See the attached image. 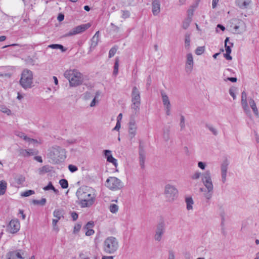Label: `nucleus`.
<instances>
[{
	"mask_svg": "<svg viewBox=\"0 0 259 259\" xmlns=\"http://www.w3.org/2000/svg\"><path fill=\"white\" fill-rule=\"evenodd\" d=\"M64 19V15L62 14V13H60L59 14L58 17H57V19L59 21L61 22L62 21H63Z\"/></svg>",
	"mask_w": 259,
	"mask_h": 259,
	"instance_id": "nucleus-64",
	"label": "nucleus"
},
{
	"mask_svg": "<svg viewBox=\"0 0 259 259\" xmlns=\"http://www.w3.org/2000/svg\"><path fill=\"white\" fill-rule=\"evenodd\" d=\"M251 3V0H236V4L241 9H246Z\"/></svg>",
	"mask_w": 259,
	"mask_h": 259,
	"instance_id": "nucleus-22",
	"label": "nucleus"
},
{
	"mask_svg": "<svg viewBox=\"0 0 259 259\" xmlns=\"http://www.w3.org/2000/svg\"><path fill=\"white\" fill-rule=\"evenodd\" d=\"M184 256L185 259H192L193 256L189 252L186 251L184 253Z\"/></svg>",
	"mask_w": 259,
	"mask_h": 259,
	"instance_id": "nucleus-56",
	"label": "nucleus"
},
{
	"mask_svg": "<svg viewBox=\"0 0 259 259\" xmlns=\"http://www.w3.org/2000/svg\"><path fill=\"white\" fill-rule=\"evenodd\" d=\"M99 39L96 38V37H93L91 39V48H95L98 45Z\"/></svg>",
	"mask_w": 259,
	"mask_h": 259,
	"instance_id": "nucleus-41",
	"label": "nucleus"
},
{
	"mask_svg": "<svg viewBox=\"0 0 259 259\" xmlns=\"http://www.w3.org/2000/svg\"><path fill=\"white\" fill-rule=\"evenodd\" d=\"M180 124L181 129L185 127V117L183 115L181 116Z\"/></svg>",
	"mask_w": 259,
	"mask_h": 259,
	"instance_id": "nucleus-52",
	"label": "nucleus"
},
{
	"mask_svg": "<svg viewBox=\"0 0 259 259\" xmlns=\"http://www.w3.org/2000/svg\"><path fill=\"white\" fill-rule=\"evenodd\" d=\"M229 37H227L225 40V47L226 53L224 54V57L227 60H232V57L230 56L231 53V47L227 45V42L229 40Z\"/></svg>",
	"mask_w": 259,
	"mask_h": 259,
	"instance_id": "nucleus-20",
	"label": "nucleus"
},
{
	"mask_svg": "<svg viewBox=\"0 0 259 259\" xmlns=\"http://www.w3.org/2000/svg\"><path fill=\"white\" fill-rule=\"evenodd\" d=\"M206 127L215 136L218 135L217 129L211 124H206Z\"/></svg>",
	"mask_w": 259,
	"mask_h": 259,
	"instance_id": "nucleus-38",
	"label": "nucleus"
},
{
	"mask_svg": "<svg viewBox=\"0 0 259 259\" xmlns=\"http://www.w3.org/2000/svg\"><path fill=\"white\" fill-rule=\"evenodd\" d=\"M91 26V25L89 23L78 25L70 30L68 32L65 34L64 36L69 37L80 34L89 29Z\"/></svg>",
	"mask_w": 259,
	"mask_h": 259,
	"instance_id": "nucleus-10",
	"label": "nucleus"
},
{
	"mask_svg": "<svg viewBox=\"0 0 259 259\" xmlns=\"http://www.w3.org/2000/svg\"><path fill=\"white\" fill-rule=\"evenodd\" d=\"M94 226V223L92 221H90L87 223V224L83 227V229L88 230V229H92Z\"/></svg>",
	"mask_w": 259,
	"mask_h": 259,
	"instance_id": "nucleus-43",
	"label": "nucleus"
},
{
	"mask_svg": "<svg viewBox=\"0 0 259 259\" xmlns=\"http://www.w3.org/2000/svg\"><path fill=\"white\" fill-rule=\"evenodd\" d=\"M122 18L123 19H126L129 18L130 17V13L128 11L126 10H122Z\"/></svg>",
	"mask_w": 259,
	"mask_h": 259,
	"instance_id": "nucleus-46",
	"label": "nucleus"
},
{
	"mask_svg": "<svg viewBox=\"0 0 259 259\" xmlns=\"http://www.w3.org/2000/svg\"><path fill=\"white\" fill-rule=\"evenodd\" d=\"M20 228V224L18 219L12 220L7 226L8 231L12 234L18 232Z\"/></svg>",
	"mask_w": 259,
	"mask_h": 259,
	"instance_id": "nucleus-12",
	"label": "nucleus"
},
{
	"mask_svg": "<svg viewBox=\"0 0 259 259\" xmlns=\"http://www.w3.org/2000/svg\"><path fill=\"white\" fill-rule=\"evenodd\" d=\"M193 68V57L191 53L187 55V60L185 64V70L188 74H190Z\"/></svg>",
	"mask_w": 259,
	"mask_h": 259,
	"instance_id": "nucleus-14",
	"label": "nucleus"
},
{
	"mask_svg": "<svg viewBox=\"0 0 259 259\" xmlns=\"http://www.w3.org/2000/svg\"><path fill=\"white\" fill-rule=\"evenodd\" d=\"M186 202L187 203V209L188 210L192 209V204H193V200L192 197L186 198Z\"/></svg>",
	"mask_w": 259,
	"mask_h": 259,
	"instance_id": "nucleus-31",
	"label": "nucleus"
},
{
	"mask_svg": "<svg viewBox=\"0 0 259 259\" xmlns=\"http://www.w3.org/2000/svg\"><path fill=\"white\" fill-rule=\"evenodd\" d=\"M205 51V47H199L195 50V54L198 55H200L202 54Z\"/></svg>",
	"mask_w": 259,
	"mask_h": 259,
	"instance_id": "nucleus-40",
	"label": "nucleus"
},
{
	"mask_svg": "<svg viewBox=\"0 0 259 259\" xmlns=\"http://www.w3.org/2000/svg\"><path fill=\"white\" fill-rule=\"evenodd\" d=\"M232 72L233 70L231 69L227 68L224 72V76L228 75Z\"/></svg>",
	"mask_w": 259,
	"mask_h": 259,
	"instance_id": "nucleus-59",
	"label": "nucleus"
},
{
	"mask_svg": "<svg viewBox=\"0 0 259 259\" xmlns=\"http://www.w3.org/2000/svg\"><path fill=\"white\" fill-rule=\"evenodd\" d=\"M53 189H54V187L53 185L52 184V182H50L48 183V184L43 188V189L45 191H48L50 190H52Z\"/></svg>",
	"mask_w": 259,
	"mask_h": 259,
	"instance_id": "nucleus-47",
	"label": "nucleus"
},
{
	"mask_svg": "<svg viewBox=\"0 0 259 259\" xmlns=\"http://www.w3.org/2000/svg\"><path fill=\"white\" fill-rule=\"evenodd\" d=\"M95 233L94 230L93 229H88V230H87L85 232V235L86 236H91L93 235Z\"/></svg>",
	"mask_w": 259,
	"mask_h": 259,
	"instance_id": "nucleus-60",
	"label": "nucleus"
},
{
	"mask_svg": "<svg viewBox=\"0 0 259 259\" xmlns=\"http://www.w3.org/2000/svg\"><path fill=\"white\" fill-rule=\"evenodd\" d=\"M120 121H117L115 126L114 127L113 130L119 131L120 128Z\"/></svg>",
	"mask_w": 259,
	"mask_h": 259,
	"instance_id": "nucleus-61",
	"label": "nucleus"
},
{
	"mask_svg": "<svg viewBox=\"0 0 259 259\" xmlns=\"http://www.w3.org/2000/svg\"><path fill=\"white\" fill-rule=\"evenodd\" d=\"M105 186L112 191H117L121 189L123 184L120 180L116 177H110L105 182Z\"/></svg>",
	"mask_w": 259,
	"mask_h": 259,
	"instance_id": "nucleus-8",
	"label": "nucleus"
},
{
	"mask_svg": "<svg viewBox=\"0 0 259 259\" xmlns=\"http://www.w3.org/2000/svg\"><path fill=\"white\" fill-rule=\"evenodd\" d=\"M93 97V94L90 92H86L83 94V98L85 100H90Z\"/></svg>",
	"mask_w": 259,
	"mask_h": 259,
	"instance_id": "nucleus-44",
	"label": "nucleus"
},
{
	"mask_svg": "<svg viewBox=\"0 0 259 259\" xmlns=\"http://www.w3.org/2000/svg\"><path fill=\"white\" fill-rule=\"evenodd\" d=\"M32 72L28 69H25L21 74L20 84L24 89L31 88L32 84Z\"/></svg>",
	"mask_w": 259,
	"mask_h": 259,
	"instance_id": "nucleus-7",
	"label": "nucleus"
},
{
	"mask_svg": "<svg viewBox=\"0 0 259 259\" xmlns=\"http://www.w3.org/2000/svg\"><path fill=\"white\" fill-rule=\"evenodd\" d=\"M111 25L112 26V31L115 33H118L119 30V28L112 23H111Z\"/></svg>",
	"mask_w": 259,
	"mask_h": 259,
	"instance_id": "nucleus-54",
	"label": "nucleus"
},
{
	"mask_svg": "<svg viewBox=\"0 0 259 259\" xmlns=\"http://www.w3.org/2000/svg\"><path fill=\"white\" fill-rule=\"evenodd\" d=\"M63 210L61 209H56L53 212V215L57 219L60 220L62 217L63 218Z\"/></svg>",
	"mask_w": 259,
	"mask_h": 259,
	"instance_id": "nucleus-25",
	"label": "nucleus"
},
{
	"mask_svg": "<svg viewBox=\"0 0 259 259\" xmlns=\"http://www.w3.org/2000/svg\"><path fill=\"white\" fill-rule=\"evenodd\" d=\"M51 171L50 167L48 165H44L40 168H39V174H41L43 173L49 172Z\"/></svg>",
	"mask_w": 259,
	"mask_h": 259,
	"instance_id": "nucleus-39",
	"label": "nucleus"
},
{
	"mask_svg": "<svg viewBox=\"0 0 259 259\" xmlns=\"http://www.w3.org/2000/svg\"><path fill=\"white\" fill-rule=\"evenodd\" d=\"M219 212L220 216L222 218V224H224V222L225 221V213L223 208V207L222 206H220L219 207Z\"/></svg>",
	"mask_w": 259,
	"mask_h": 259,
	"instance_id": "nucleus-36",
	"label": "nucleus"
},
{
	"mask_svg": "<svg viewBox=\"0 0 259 259\" xmlns=\"http://www.w3.org/2000/svg\"><path fill=\"white\" fill-rule=\"evenodd\" d=\"M48 47L53 49H60L62 52H64L67 50V48L60 44H52L49 45Z\"/></svg>",
	"mask_w": 259,
	"mask_h": 259,
	"instance_id": "nucleus-26",
	"label": "nucleus"
},
{
	"mask_svg": "<svg viewBox=\"0 0 259 259\" xmlns=\"http://www.w3.org/2000/svg\"><path fill=\"white\" fill-rule=\"evenodd\" d=\"M71 216L72 217V219L73 221H76L78 218V214L75 211H72L71 212Z\"/></svg>",
	"mask_w": 259,
	"mask_h": 259,
	"instance_id": "nucleus-55",
	"label": "nucleus"
},
{
	"mask_svg": "<svg viewBox=\"0 0 259 259\" xmlns=\"http://www.w3.org/2000/svg\"><path fill=\"white\" fill-rule=\"evenodd\" d=\"M18 156L24 157H29L28 152L27 150L23 149H19L18 150Z\"/></svg>",
	"mask_w": 259,
	"mask_h": 259,
	"instance_id": "nucleus-32",
	"label": "nucleus"
},
{
	"mask_svg": "<svg viewBox=\"0 0 259 259\" xmlns=\"http://www.w3.org/2000/svg\"><path fill=\"white\" fill-rule=\"evenodd\" d=\"M59 184L61 185V187L63 189H66L68 187V183L67 180L65 179H61L59 181Z\"/></svg>",
	"mask_w": 259,
	"mask_h": 259,
	"instance_id": "nucleus-35",
	"label": "nucleus"
},
{
	"mask_svg": "<svg viewBox=\"0 0 259 259\" xmlns=\"http://www.w3.org/2000/svg\"><path fill=\"white\" fill-rule=\"evenodd\" d=\"M0 111L7 114L8 115L11 114V111L4 105H0Z\"/></svg>",
	"mask_w": 259,
	"mask_h": 259,
	"instance_id": "nucleus-33",
	"label": "nucleus"
},
{
	"mask_svg": "<svg viewBox=\"0 0 259 259\" xmlns=\"http://www.w3.org/2000/svg\"><path fill=\"white\" fill-rule=\"evenodd\" d=\"M64 77L69 80L71 87H77L83 81L82 74L76 69L66 70L64 73Z\"/></svg>",
	"mask_w": 259,
	"mask_h": 259,
	"instance_id": "nucleus-3",
	"label": "nucleus"
},
{
	"mask_svg": "<svg viewBox=\"0 0 259 259\" xmlns=\"http://www.w3.org/2000/svg\"><path fill=\"white\" fill-rule=\"evenodd\" d=\"M228 163L224 162L221 165V172H227Z\"/></svg>",
	"mask_w": 259,
	"mask_h": 259,
	"instance_id": "nucleus-45",
	"label": "nucleus"
},
{
	"mask_svg": "<svg viewBox=\"0 0 259 259\" xmlns=\"http://www.w3.org/2000/svg\"><path fill=\"white\" fill-rule=\"evenodd\" d=\"M194 7L191 6V8L188 10V18L183 23V28L186 29L189 26L193 15Z\"/></svg>",
	"mask_w": 259,
	"mask_h": 259,
	"instance_id": "nucleus-17",
	"label": "nucleus"
},
{
	"mask_svg": "<svg viewBox=\"0 0 259 259\" xmlns=\"http://www.w3.org/2000/svg\"><path fill=\"white\" fill-rule=\"evenodd\" d=\"M118 248V241L115 237H108L103 242V250L107 254H112L115 253Z\"/></svg>",
	"mask_w": 259,
	"mask_h": 259,
	"instance_id": "nucleus-4",
	"label": "nucleus"
},
{
	"mask_svg": "<svg viewBox=\"0 0 259 259\" xmlns=\"http://www.w3.org/2000/svg\"><path fill=\"white\" fill-rule=\"evenodd\" d=\"M117 49L118 47L117 46H115L111 48L109 52V58H111L113 57L116 53Z\"/></svg>",
	"mask_w": 259,
	"mask_h": 259,
	"instance_id": "nucleus-34",
	"label": "nucleus"
},
{
	"mask_svg": "<svg viewBox=\"0 0 259 259\" xmlns=\"http://www.w3.org/2000/svg\"><path fill=\"white\" fill-rule=\"evenodd\" d=\"M165 225L163 220H161L158 223L156 226L154 239L156 241H160L161 240L162 236L165 232Z\"/></svg>",
	"mask_w": 259,
	"mask_h": 259,
	"instance_id": "nucleus-11",
	"label": "nucleus"
},
{
	"mask_svg": "<svg viewBox=\"0 0 259 259\" xmlns=\"http://www.w3.org/2000/svg\"><path fill=\"white\" fill-rule=\"evenodd\" d=\"M17 136L24 139L25 141H26L28 138V137L24 133L21 132L19 133Z\"/></svg>",
	"mask_w": 259,
	"mask_h": 259,
	"instance_id": "nucleus-58",
	"label": "nucleus"
},
{
	"mask_svg": "<svg viewBox=\"0 0 259 259\" xmlns=\"http://www.w3.org/2000/svg\"><path fill=\"white\" fill-rule=\"evenodd\" d=\"M65 149L59 146L53 147L50 150L49 156L52 162L57 164L63 161L66 158Z\"/></svg>",
	"mask_w": 259,
	"mask_h": 259,
	"instance_id": "nucleus-5",
	"label": "nucleus"
},
{
	"mask_svg": "<svg viewBox=\"0 0 259 259\" xmlns=\"http://www.w3.org/2000/svg\"><path fill=\"white\" fill-rule=\"evenodd\" d=\"M168 259H175V254L172 250H170L168 252Z\"/></svg>",
	"mask_w": 259,
	"mask_h": 259,
	"instance_id": "nucleus-63",
	"label": "nucleus"
},
{
	"mask_svg": "<svg viewBox=\"0 0 259 259\" xmlns=\"http://www.w3.org/2000/svg\"><path fill=\"white\" fill-rule=\"evenodd\" d=\"M68 169L69 171L71 172H74L76 171L77 170L78 168L76 166L72 165V164H69L68 165Z\"/></svg>",
	"mask_w": 259,
	"mask_h": 259,
	"instance_id": "nucleus-49",
	"label": "nucleus"
},
{
	"mask_svg": "<svg viewBox=\"0 0 259 259\" xmlns=\"http://www.w3.org/2000/svg\"><path fill=\"white\" fill-rule=\"evenodd\" d=\"M46 202H47V200L45 198H41V199L40 200H35V199H33L32 200V203L33 204H35V205H40L41 206L45 205L46 204Z\"/></svg>",
	"mask_w": 259,
	"mask_h": 259,
	"instance_id": "nucleus-28",
	"label": "nucleus"
},
{
	"mask_svg": "<svg viewBox=\"0 0 259 259\" xmlns=\"http://www.w3.org/2000/svg\"><path fill=\"white\" fill-rule=\"evenodd\" d=\"M139 150L140 164L143 168L144 166V162L146 158V152L144 148V146L142 144L141 142L140 143Z\"/></svg>",
	"mask_w": 259,
	"mask_h": 259,
	"instance_id": "nucleus-16",
	"label": "nucleus"
},
{
	"mask_svg": "<svg viewBox=\"0 0 259 259\" xmlns=\"http://www.w3.org/2000/svg\"><path fill=\"white\" fill-rule=\"evenodd\" d=\"M7 184L5 181H0V195H4L7 189Z\"/></svg>",
	"mask_w": 259,
	"mask_h": 259,
	"instance_id": "nucleus-27",
	"label": "nucleus"
},
{
	"mask_svg": "<svg viewBox=\"0 0 259 259\" xmlns=\"http://www.w3.org/2000/svg\"><path fill=\"white\" fill-rule=\"evenodd\" d=\"M241 104L245 111H249V108L247 102V95L245 92L243 91L241 94Z\"/></svg>",
	"mask_w": 259,
	"mask_h": 259,
	"instance_id": "nucleus-21",
	"label": "nucleus"
},
{
	"mask_svg": "<svg viewBox=\"0 0 259 259\" xmlns=\"http://www.w3.org/2000/svg\"><path fill=\"white\" fill-rule=\"evenodd\" d=\"M249 103L250 107L251 108L254 114L256 116H258V109L256 107V104H255L254 101L252 99H250L249 100Z\"/></svg>",
	"mask_w": 259,
	"mask_h": 259,
	"instance_id": "nucleus-24",
	"label": "nucleus"
},
{
	"mask_svg": "<svg viewBox=\"0 0 259 259\" xmlns=\"http://www.w3.org/2000/svg\"><path fill=\"white\" fill-rule=\"evenodd\" d=\"M199 178H201L204 186V187L200 188L199 191L206 199L210 200L213 193V185L210 171L207 170L203 173L195 172V179Z\"/></svg>",
	"mask_w": 259,
	"mask_h": 259,
	"instance_id": "nucleus-2",
	"label": "nucleus"
},
{
	"mask_svg": "<svg viewBox=\"0 0 259 259\" xmlns=\"http://www.w3.org/2000/svg\"><path fill=\"white\" fill-rule=\"evenodd\" d=\"M23 254L22 250H16L8 252L6 257L7 259H24L22 256Z\"/></svg>",
	"mask_w": 259,
	"mask_h": 259,
	"instance_id": "nucleus-13",
	"label": "nucleus"
},
{
	"mask_svg": "<svg viewBox=\"0 0 259 259\" xmlns=\"http://www.w3.org/2000/svg\"><path fill=\"white\" fill-rule=\"evenodd\" d=\"M190 37L189 35L186 34L185 36V46L187 48L190 46Z\"/></svg>",
	"mask_w": 259,
	"mask_h": 259,
	"instance_id": "nucleus-48",
	"label": "nucleus"
},
{
	"mask_svg": "<svg viewBox=\"0 0 259 259\" xmlns=\"http://www.w3.org/2000/svg\"><path fill=\"white\" fill-rule=\"evenodd\" d=\"M94 190L92 188L84 186L77 189L76 196L78 200L76 203L81 208L90 207L94 204L96 197Z\"/></svg>",
	"mask_w": 259,
	"mask_h": 259,
	"instance_id": "nucleus-1",
	"label": "nucleus"
},
{
	"mask_svg": "<svg viewBox=\"0 0 259 259\" xmlns=\"http://www.w3.org/2000/svg\"><path fill=\"white\" fill-rule=\"evenodd\" d=\"M222 181L223 183H225L226 181L227 172H221Z\"/></svg>",
	"mask_w": 259,
	"mask_h": 259,
	"instance_id": "nucleus-62",
	"label": "nucleus"
},
{
	"mask_svg": "<svg viewBox=\"0 0 259 259\" xmlns=\"http://www.w3.org/2000/svg\"><path fill=\"white\" fill-rule=\"evenodd\" d=\"M206 166V163L199 161L198 163V166L201 169L204 170Z\"/></svg>",
	"mask_w": 259,
	"mask_h": 259,
	"instance_id": "nucleus-53",
	"label": "nucleus"
},
{
	"mask_svg": "<svg viewBox=\"0 0 259 259\" xmlns=\"http://www.w3.org/2000/svg\"><path fill=\"white\" fill-rule=\"evenodd\" d=\"M131 108L134 110L135 114L140 110V106L141 105V96L140 92L137 87L134 86L132 89L131 93Z\"/></svg>",
	"mask_w": 259,
	"mask_h": 259,
	"instance_id": "nucleus-6",
	"label": "nucleus"
},
{
	"mask_svg": "<svg viewBox=\"0 0 259 259\" xmlns=\"http://www.w3.org/2000/svg\"><path fill=\"white\" fill-rule=\"evenodd\" d=\"M160 2L159 0H153L152 2V11L154 16L157 15L160 12Z\"/></svg>",
	"mask_w": 259,
	"mask_h": 259,
	"instance_id": "nucleus-19",
	"label": "nucleus"
},
{
	"mask_svg": "<svg viewBox=\"0 0 259 259\" xmlns=\"http://www.w3.org/2000/svg\"><path fill=\"white\" fill-rule=\"evenodd\" d=\"M35 193L34 190H27L21 194V196L23 197H28Z\"/></svg>",
	"mask_w": 259,
	"mask_h": 259,
	"instance_id": "nucleus-42",
	"label": "nucleus"
},
{
	"mask_svg": "<svg viewBox=\"0 0 259 259\" xmlns=\"http://www.w3.org/2000/svg\"><path fill=\"white\" fill-rule=\"evenodd\" d=\"M103 153L107 159V161L112 163L115 167H117L118 165L117 160L112 156L111 151L109 150H104Z\"/></svg>",
	"mask_w": 259,
	"mask_h": 259,
	"instance_id": "nucleus-18",
	"label": "nucleus"
},
{
	"mask_svg": "<svg viewBox=\"0 0 259 259\" xmlns=\"http://www.w3.org/2000/svg\"><path fill=\"white\" fill-rule=\"evenodd\" d=\"M178 191L173 185L166 184L164 187V194L167 201H174L177 197Z\"/></svg>",
	"mask_w": 259,
	"mask_h": 259,
	"instance_id": "nucleus-9",
	"label": "nucleus"
},
{
	"mask_svg": "<svg viewBox=\"0 0 259 259\" xmlns=\"http://www.w3.org/2000/svg\"><path fill=\"white\" fill-rule=\"evenodd\" d=\"M118 67H119V59L116 58L115 61L114 65V70L113 71V75L116 76L118 72Z\"/></svg>",
	"mask_w": 259,
	"mask_h": 259,
	"instance_id": "nucleus-29",
	"label": "nucleus"
},
{
	"mask_svg": "<svg viewBox=\"0 0 259 259\" xmlns=\"http://www.w3.org/2000/svg\"><path fill=\"white\" fill-rule=\"evenodd\" d=\"M81 227V225L80 224H77V225H75L74 227V230H73V233L76 234L79 232L80 228Z\"/></svg>",
	"mask_w": 259,
	"mask_h": 259,
	"instance_id": "nucleus-50",
	"label": "nucleus"
},
{
	"mask_svg": "<svg viewBox=\"0 0 259 259\" xmlns=\"http://www.w3.org/2000/svg\"><path fill=\"white\" fill-rule=\"evenodd\" d=\"M109 210L111 212L116 213L118 210V206L115 204H111L109 206Z\"/></svg>",
	"mask_w": 259,
	"mask_h": 259,
	"instance_id": "nucleus-37",
	"label": "nucleus"
},
{
	"mask_svg": "<svg viewBox=\"0 0 259 259\" xmlns=\"http://www.w3.org/2000/svg\"><path fill=\"white\" fill-rule=\"evenodd\" d=\"M163 138L165 141H167L169 140V131H167V132L164 131L163 133Z\"/></svg>",
	"mask_w": 259,
	"mask_h": 259,
	"instance_id": "nucleus-57",
	"label": "nucleus"
},
{
	"mask_svg": "<svg viewBox=\"0 0 259 259\" xmlns=\"http://www.w3.org/2000/svg\"><path fill=\"white\" fill-rule=\"evenodd\" d=\"M16 183L18 185H22L25 181V178L22 175L17 176L15 178Z\"/></svg>",
	"mask_w": 259,
	"mask_h": 259,
	"instance_id": "nucleus-30",
	"label": "nucleus"
},
{
	"mask_svg": "<svg viewBox=\"0 0 259 259\" xmlns=\"http://www.w3.org/2000/svg\"><path fill=\"white\" fill-rule=\"evenodd\" d=\"M137 125L134 120H131L128 123V135L131 139H132L136 134Z\"/></svg>",
	"mask_w": 259,
	"mask_h": 259,
	"instance_id": "nucleus-15",
	"label": "nucleus"
},
{
	"mask_svg": "<svg viewBox=\"0 0 259 259\" xmlns=\"http://www.w3.org/2000/svg\"><path fill=\"white\" fill-rule=\"evenodd\" d=\"M27 150L28 152V154H29V156H31V155H36V154H37V153H38L37 151H36L35 150H33L32 149H29Z\"/></svg>",
	"mask_w": 259,
	"mask_h": 259,
	"instance_id": "nucleus-51",
	"label": "nucleus"
},
{
	"mask_svg": "<svg viewBox=\"0 0 259 259\" xmlns=\"http://www.w3.org/2000/svg\"><path fill=\"white\" fill-rule=\"evenodd\" d=\"M160 93L162 97V103L164 107L171 106L168 97L166 95L164 91H161Z\"/></svg>",
	"mask_w": 259,
	"mask_h": 259,
	"instance_id": "nucleus-23",
	"label": "nucleus"
}]
</instances>
